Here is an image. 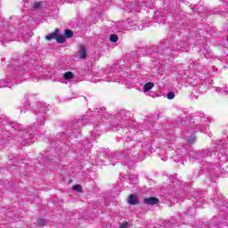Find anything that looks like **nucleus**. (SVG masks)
I'll return each mask as SVG.
<instances>
[{"label":"nucleus","mask_w":228,"mask_h":228,"mask_svg":"<svg viewBox=\"0 0 228 228\" xmlns=\"http://www.w3.org/2000/svg\"><path fill=\"white\" fill-rule=\"evenodd\" d=\"M125 22V28L126 29H129V28H133V26H134V21L131 20H126V21Z\"/></svg>","instance_id":"nucleus-23"},{"label":"nucleus","mask_w":228,"mask_h":228,"mask_svg":"<svg viewBox=\"0 0 228 228\" xmlns=\"http://www.w3.org/2000/svg\"><path fill=\"white\" fill-rule=\"evenodd\" d=\"M29 108H31L29 102L26 101L25 104H23L22 107H20V113H26V111H28V110H29Z\"/></svg>","instance_id":"nucleus-22"},{"label":"nucleus","mask_w":228,"mask_h":228,"mask_svg":"<svg viewBox=\"0 0 228 228\" xmlns=\"http://www.w3.org/2000/svg\"><path fill=\"white\" fill-rule=\"evenodd\" d=\"M227 149V144L224 143L222 141H218L217 143H216V146L212 149V151L216 154L218 151H225Z\"/></svg>","instance_id":"nucleus-11"},{"label":"nucleus","mask_w":228,"mask_h":228,"mask_svg":"<svg viewBox=\"0 0 228 228\" xmlns=\"http://www.w3.org/2000/svg\"><path fill=\"white\" fill-rule=\"evenodd\" d=\"M35 63V61H31V62H28V65H27V67L31 68V65H33Z\"/></svg>","instance_id":"nucleus-38"},{"label":"nucleus","mask_w":228,"mask_h":228,"mask_svg":"<svg viewBox=\"0 0 228 228\" xmlns=\"http://www.w3.org/2000/svg\"><path fill=\"white\" fill-rule=\"evenodd\" d=\"M8 74L7 77L8 80L2 79L0 80V87L1 88H12V79H17V77H20V76L24 75V72H26V68L20 63L16 62L12 64V67L8 69Z\"/></svg>","instance_id":"nucleus-4"},{"label":"nucleus","mask_w":228,"mask_h":228,"mask_svg":"<svg viewBox=\"0 0 228 228\" xmlns=\"http://www.w3.org/2000/svg\"><path fill=\"white\" fill-rule=\"evenodd\" d=\"M76 1H81V0H69V3L72 4V3H76Z\"/></svg>","instance_id":"nucleus-40"},{"label":"nucleus","mask_w":228,"mask_h":228,"mask_svg":"<svg viewBox=\"0 0 228 228\" xmlns=\"http://www.w3.org/2000/svg\"><path fill=\"white\" fill-rule=\"evenodd\" d=\"M226 40H227V42H228V37H226Z\"/></svg>","instance_id":"nucleus-49"},{"label":"nucleus","mask_w":228,"mask_h":228,"mask_svg":"<svg viewBox=\"0 0 228 228\" xmlns=\"http://www.w3.org/2000/svg\"><path fill=\"white\" fill-rule=\"evenodd\" d=\"M63 77L66 80L72 79V77H74V73L68 71V72L64 73Z\"/></svg>","instance_id":"nucleus-27"},{"label":"nucleus","mask_w":228,"mask_h":228,"mask_svg":"<svg viewBox=\"0 0 228 228\" xmlns=\"http://www.w3.org/2000/svg\"><path fill=\"white\" fill-rule=\"evenodd\" d=\"M189 156H191L193 159H200L204 156V152L202 151H191Z\"/></svg>","instance_id":"nucleus-18"},{"label":"nucleus","mask_w":228,"mask_h":228,"mask_svg":"<svg viewBox=\"0 0 228 228\" xmlns=\"http://www.w3.org/2000/svg\"><path fill=\"white\" fill-rule=\"evenodd\" d=\"M44 120H45V118L44 116H41L40 122H44Z\"/></svg>","instance_id":"nucleus-39"},{"label":"nucleus","mask_w":228,"mask_h":228,"mask_svg":"<svg viewBox=\"0 0 228 228\" xmlns=\"http://www.w3.org/2000/svg\"><path fill=\"white\" fill-rule=\"evenodd\" d=\"M195 199H202V195H201V194H200L198 197H197V196H195Z\"/></svg>","instance_id":"nucleus-41"},{"label":"nucleus","mask_w":228,"mask_h":228,"mask_svg":"<svg viewBox=\"0 0 228 228\" xmlns=\"http://www.w3.org/2000/svg\"><path fill=\"white\" fill-rule=\"evenodd\" d=\"M173 49L175 51H184V45H176L175 46H173Z\"/></svg>","instance_id":"nucleus-30"},{"label":"nucleus","mask_w":228,"mask_h":228,"mask_svg":"<svg viewBox=\"0 0 228 228\" xmlns=\"http://www.w3.org/2000/svg\"><path fill=\"white\" fill-rule=\"evenodd\" d=\"M58 33H59V30L57 28V29H55L54 32H53V33H51V34H49V35H47L45 37L46 40H48V41H50V40H56L57 37H58Z\"/></svg>","instance_id":"nucleus-20"},{"label":"nucleus","mask_w":228,"mask_h":228,"mask_svg":"<svg viewBox=\"0 0 228 228\" xmlns=\"http://www.w3.org/2000/svg\"><path fill=\"white\" fill-rule=\"evenodd\" d=\"M42 6V2H36L33 5L34 10H38Z\"/></svg>","instance_id":"nucleus-32"},{"label":"nucleus","mask_w":228,"mask_h":228,"mask_svg":"<svg viewBox=\"0 0 228 228\" xmlns=\"http://www.w3.org/2000/svg\"><path fill=\"white\" fill-rule=\"evenodd\" d=\"M167 99L172 100V99H174L175 97V94H174V92H169L167 94Z\"/></svg>","instance_id":"nucleus-33"},{"label":"nucleus","mask_w":228,"mask_h":228,"mask_svg":"<svg viewBox=\"0 0 228 228\" xmlns=\"http://www.w3.org/2000/svg\"><path fill=\"white\" fill-rule=\"evenodd\" d=\"M56 3H61V0H55Z\"/></svg>","instance_id":"nucleus-44"},{"label":"nucleus","mask_w":228,"mask_h":228,"mask_svg":"<svg viewBox=\"0 0 228 228\" xmlns=\"http://www.w3.org/2000/svg\"><path fill=\"white\" fill-rule=\"evenodd\" d=\"M179 223L175 219H171L169 221L164 222V227H174L175 225H178Z\"/></svg>","instance_id":"nucleus-19"},{"label":"nucleus","mask_w":228,"mask_h":228,"mask_svg":"<svg viewBox=\"0 0 228 228\" xmlns=\"http://www.w3.org/2000/svg\"><path fill=\"white\" fill-rule=\"evenodd\" d=\"M119 228H129V223L124 222L122 224L119 225Z\"/></svg>","instance_id":"nucleus-35"},{"label":"nucleus","mask_w":228,"mask_h":228,"mask_svg":"<svg viewBox=\"0 0 228 228\" xmlns=\"http://www.w3.org/2000/svg\"><path fill=\"white\" fill-rule=\"evenodd\" d=\"M94 113H98L100 117H103L104 118H110V115L106 116V109L104 108L94 109Z\"/></svg>","instance_id":"nucleus-17"},{"label":"nucleus","mask_w":228,"mask_h":228,"mask_svg":"<svg viewBox=\"0 0 228 228\" xmlns=\"http://www.w3.org/2000/svg\"><path fill=\"white\" fill-rule=\"evenodd\" d=\"M191 210L187 211L188 215H193V213H195V207L191 208Z\"/></svg>","instance_id":"nucleus-36"},{"label":"nucleus","mask_w":228,"mask_h":228,"mask_svg":"<svg viewBox=\"0 0 228 228\" xmlns=\"http://www.w3.org/2000/svg\"><path fill=\"white\" fill-rule=\"evenodd\" d=\"M174 161H176V162L179 161L177 157H174Z\"/></svg>","instance_id":"nucleus-42"},{"label":"nucleus","mask_w":228,"mask_h":228,"mask_svg":"<svg viewBox=\"0 0 228 228\" xmlns=\"http://www.w3.org/2000/svg\"><path fill=\"white\" fill-rule=\"evenodd\" d=\"M114 31L117 33H122V31H126V24L124 21H118L114 26Z\"/></svg>","instance_id":"nucleus-13"},{"label":"nucleus","mask_w":228,"mask_h":228,"mask_svg":"<svg viewBox=\"0 0 228 228\" xmlns=\"http://www.w3.org/2000/svg\"><path fill=\"white\" fill-rule=\"evenodd\" d=\"M192 10H193V12H197V9H195V8H193Z\"/></svg>","instance_id":"nucleus-46"},{"label":"nucleus","mask_w":228,"mask_h":228,"mask_svg":"<svg viewBox=\"0 0 228 228\" xmlns=\"http://www.w3.org/2000/svg\"><path fill=\"white\" fill-rule=\"evenodd\" d=\"M64 37H66V38H72L74 37V32H72V30L70 29H65L64 30Z\"/></svg>","instance_id":"nucleus-25"},{"label":"nucleus","mask_w":228,"mask_h":228,"mask_svg":"<svg viewBox=\"0 0 228 228\" xmlns=\"http://www.w3.org/2000/svg\"><path fill=\"white\" fill-rule=\"evenodd\" d=\"M47 224V220L46 219H44V218H39L37 220V225L38 227H45V225H46Z\"/></svg>","instance_id":"nucleus-26"},{"label":"nucleus","mask_w":228,"mask_h":228,"mask_svg":"<svg viewBox=\"0 0 228 228\" xmlns=\"http://www.w3.org/2000/svg\"><path fill=\"white\" fill-rule=\"evenodd\" d=\"M226 208L228 209V207H226Z\"/></svg>","instance_id":"nucleus-50"},{"label":"nucleus","mask_w":228,"mask_h":228,"mask_svg":"<svg viewBox=\"0 0 228 228\" xmlns=\"http://www.w3.org/2000/svg\"><path fill=\"white\" fill-rule=\"evenodd\" d=\"M143 202L147 206H154L155 204H158V202H159V200L156 197H151L148 199H144Z\"/></svg>","instance_id":"nucleus-15"},{"label":"nucleus","mask_w":228,"mask_h":228,"mask_svg":"<svg viewBox=\"0 0 228 228\" xmlns=\"http://www.w3.org/2000/svg\"><path fill=\"white\" fill-rule=\"evenodd\" d=\"M15 38V34L12 32H5V33H1L0 32V42L4 45V44H8V42H12Z\"/></svg>","instance_id":"nucleus-7"},{"label":"nucleus","mask_w":228,"mask_h":228,"mask_svg":"<svg viewBox=\"0 0 228 228\" xmlns=\"http://www.w3.org/2000/svg\"><path fill=\"white\" fill-rule=\"evenodd\" d=\"M223 3H225L226 4H228V0H223Z\"/></svg>","instance_id":"nucleus-43"},{"label":"nucleus","mask_w":228,"mask_h":228,"mask_svg":"<svg viewBox=\"0 0 228 228\" xmlns=\"http://www.w3.org/2000/svg\"><path fill=\"white\" fill-rule=\"evenodd\" d=\"M127 202L130 206H138L140 204V201L138 200V196L134 194H130Z\"/></svg>","instance_id":"nucleus-14"},{"label":"nucleus","mask_w":228,"mask_h":228,"mask_svg":"<svg viewBox=\"0 0 228 228\" xmlns=\"http://www.w3.org/2000/svg\"><path fill=\"white\" fill-rule=\"evenodd\" d=\"M82 122H86V119L83 118V119H82Z\"/></svg>","instance_id":"nucleus-45"},{"label":"nucleus","mask_w":228,"mask_h":228,"mask_svg":"<svg viewBox=\"0 0 228 228\" xmlns=\"http://www.w3.org/2000/svg\"><path fill=\"white\" fill-rule=\"evenodd\" d=\"M12 127L14 131L20 132V134H21V145L26 147L35 142V130L40 127V126L34 123L32 126H28L26 130L22 131V129H24L22 125L19 123H13Z\"/></svg>","instance_id":"nucleus-3"},{"label":"nucleus","mask_w":228,"mask_h":228,"mask_svg":"<svg viewBox=\"0 0 228 228\" xmlns=\"http://www.w3.org/2000/svg\"><path fill=\"white\" fill-rule=\"evenodd\" d=\"M163 49L160 52L162 55L167 54L170 56L172 53V44H169L168 41H162Z\"/></svg>","instance_id":"nucleus-10"},{"label":"nucleus","mask_w":228,"mask_h":228,"mask_svg":"<svg viewBox=\"0 0 228 228\" xmlns=\"http://www.w3.org/2000/svg\"><path fill=\"white\" fill-rule=\"evenodd\" d=\"M78 56L81 60H86L88 53L86 51V46H85V45H80L78 50Z\"/></svg>","instance_id":"nucleus-12"},{"label":"nucleus","mask_w":228,"mask_h":228,"mask_svg":"<svg viewBox=\"0 0 228 228\" xmlns=\"http://www.w3.org/2000/svg\"><path fill=\"white\" fill-rule=\"evenodd\" d=\"M195 140H197V137H195V134H191V136L187 137V139H186L188 143H195Z\"/></svg>","instance_id":"nucleus-29"},{"label":"nucleus","mask_w":228,"mask_h":228,"mask_svg":"<svg viewBox=\"0 0 228 228\" xmlns=\"http://www.w3.org/2000/svg\"><path fill=\"white\" fill-rule=\"evenodd\" d=\"M15 85L19 84V82H14Z\"/></svg>","instance_id":"nucleus-47"},{"label":"nucleus","mask_w":228,"mask_h":228,"mask_svg":"<svg viewBox=\"0 0 228 228\" xmlns=\"http://www.w3.org/2000/svg\"><path fill=\"white\" fill-rule=\"evenodd\" d=\"M79 124H81L79 119H75L74 121H72V123H70V125L67 126L66 131L69 136H70L69 131H72L73 133H77V131H79V127H80Z\"/></svg>","instance_id":"nucleus-8"},{"label":"nucleus","mask_w":228,"mask_h":228,"mask_svg":"<svg viewBox=\"0 0 228 228\" xmlns=\"http://www.w3.org/2000/svg\"><path fill=\"white\" fill-rule=\"evenodd\" d=\"M73 190L75 191H83V186H81V184H77L73 186Z\"/></svg>","instance_id":"nucleus-31"},{"label":"nucleus","mask_w":228,"mask_h":228,"mask_svg":"<svg viewBox=\"0 0 228 228\" xmlns=\"http://www.w3.org/2000/svg\"><path fill=\"white\" fill-rule=\"evenodd\" d=\"M142 147H143V145L138 143L134 148L128 149L123 154H113L111 157H110V160L111 161L113 166H115V163H117V161L120 160L122 165H129V163H131V161H134V159L143 161L144 155L142 151Z\"/></svg>","instance_id":"nucleus-1"},{"label":"nucleus","mask_w":228,"mask_h":228,"mask_svg":"<svg viewBox=\"0 0 228 228\" xmlns=\"http://www.w3.org/2000/svg\"><path fill=\"white\" fill-rule=\"evenodd\" d=\"M37 108L41 112V115H45V113L49 111V106H46L45 102H39Z\"/></svg>","instance_id":"nucleus-16"},{"label":"nucleus","mask_w":228,"mask_h":228,"mask_svg":"<svg viewBox=\"0 0 228 228\" xmlns=\"http://www.w3.org/2000/svg\"><path fill=\"white\" fill-rule=\"evenodd\" d=\"M110 41L112 42L113 44L118 42V36L112 34L110 36Z\"/></svg>","instance_id":"nucleus-28"},{"label":"nucleus","mask_w":228,"mask_h":228,"mask_svg":"<svg viewBox=\"0 0 228 228\" xmlns=\"http://www.w3.org/2000/svg\"><path fill=\"white\" fill-rule=\"evenodd\" d=\"M23 61H26V59H24V57H23Z\"/></svg>","instance_id":"nucleus-48"},{"label":"nucleus","mask_w":228,"mask_h":228,"mask_svg":"<svg viewBox=\"0 0 228 228\" xmlns=\"http://www.w3.org/2000/svg\"><path fill=\"white\" fill-rule=\"evenodd\" d=\"M154 88V83L152 82H148L144 85L143 86V92H149Z\"/></svg>","instance_id":"nucleus-21"},{"label":"nucleus","mask_w":228,"mask_h":228,"mask_svg":"<svg viewBox=\"0 0 228 228\" xmlns=\"http://www.w3.org/2000/svg\"><path fill=\"white\" fill-rule=\"evenodd\" d=\"M61 137V134H58L57 137L51 142V145H54V148H48L47 151H45L43 153V159H45L46 161H56L58 159V156H61V154H67L69 151L71 149H74L70 141L68 142H65L63 145L58 144L56 142H58V139Z\"/></svg>","instance_id":"nucleus-2"},{"label":"nucleus","mask_w":228,"mask_h":228,"mask_svg":"<svg viewBox=\"0 0 228 228\" xmlns=\"http://www.w3.org/2000/svg\"><path fill=\"white\" fill-rule=\"evenodd\" d=\"M126 6V12L136 13V12H140V10H142V6H145V8H152V6H154V4H152V2H150L149 0H138V2L134 1L131 4H127Z\"/></svg>","instance_id":"nucleus-6"},{"label":"nucleus","mask_w":228,"mask_h":228,"mask_svg":"<svg viewBox=\"0 0 228 228\" xmlns=\"http://www.w3.org/2000/svg\"><path fill=\"white\" fill-rule=\"evenodd\" d=\"M130 180L133 181V183H138V178L136 177L130 178Z\"/></svg>","instance_id":"nucleus-37"},{"label":"nucleus","mask_w":228,"mask_h":228,"mask_svg":"<svg viewBox=\"0 0 228 228\" xmlns=\"http://www.w3.org/2000/svg\"><path fill=\"white\" fill-rule=\"evenodd\" d=\"M218 94H224V95H227L228 90L226 88H220Z\"/></svg>","instance_id":"nucleus-34"},{"label":"nucleus","mask_w":228,"mask_h":228,"mask_svg":"<svg viewBox=\"0 0 228 228\" xmlns=\"http://www.w3.org/2000/svg\"><path fill=\"white\" fill-rule=\"evenodd\" d=\"M94 4L95 5H93V10H94L96 13H102V6L106 4V0H95Z\"/></svg>","instance_id":"nucleus-9"},{"label":"nucleus","mask_w":228,"mask_h":228,"mask_svg":"<svg viewBox=\"0 0 228 228\" xmlns=\"http://www.w3.org/2000/svg\"><path fill=\"white\" fill-rule=\"evenodd\" d=\"M129 112L127 110H120L118 113L116 114V118L111 119L110 126L112 131H118L120 126H124V124H127L129 122L127 119H124L127 118Z\"/></svg>","instance_id":"nucleus-5"},{"label":"nucleus","mask_w":228,"mask_h":228,"mask_svg":"<svg viewBox=\"0 0 228 228\" xmlns=\"http://www.w3.org/2000/svg\"><path fill=\"white\" fill-rule=\"evenodd\" d=\"M57 44H65V36L57 34Z\"/></svg>","instance_id":"nucleus-24"}]
</instances>
